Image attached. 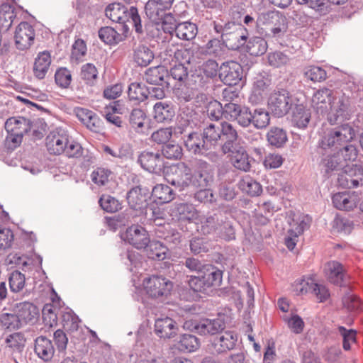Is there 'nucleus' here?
Masks as SVG:
<instances>
[{
  "mask_svg": "<svg viewBox=\"0 0 363 363\" xmlns=\"http://www.w3.org/2000/svg\"><path fill=\"white\" fill-rule=\"evenodd\" d=\"M357 130L352 123L342 124L328 128L319 139L316 153L320 159V174L324 180L337 175L347 162L355 161L358 156L356 145Z\"/></svg>",
  "mask_w": 363,
  "mask_h": 363,
  "instance_id": "1",
  "label": "nucleus"
},
{
  "mask_svg": "<svg viewBox=\"0 0 363 363\" xmlns=\"http://www.w3.org/2000/svg\"><path fill=\"white\" fill-rule=\"evenodd\" d=\"M105 14L113 22L124 23L126 21H130L138 35L143 36L148 26L146 23L143 25L138 10L133 6L128 9L121 3H112L106 6Z\"/></svg>",
  "mask_w": 363,
  "mask_h": 363,
  "instance_id": "2",
  "label": "nucleus"
},
{
  "mask_svg": "<svg viewBox=\"0 0 363 363\" xmlns=\"http://www.w3.org/2000/svg\"><path fill=\"white\" fill-rule=\"evenodd\" d=\"M352 93L347 89L336 91L335 97L333 98L331 111L328 113V121L330 125L335 126L352 123L345 122L350 117V106L352 103Z\"/></svg>",
  "mask_w": 363,
  "mask_h": 363,
  "instance_id": "3",
  "label": "nucleus"
},
{
  "mask_svg": "<svg viewBox=\"0 0 363 363\" xmlns=\"http://www.w3.org/2000/svg\"><path fill=\"white\" fill-rule=\"evenodd\" d=\"M228 157L235 168L247 172L250 170L251 162L245 146L238 138L237 131L228 123Z\"/></svg>",
  "mask_w": 363,
  "mask_h": 363,
  "instance_id": "4",
  "label": "nucleus"
},
{
  "mask_svg": "<svg viewBox=\"0 0 363 363\" xmlns=\"http://www.w3.org/2000/svg\"><path fill=\"white\" fill-rule=\"evenodd\" d=\"M298 99L287 89L276 86L267 100L268 110L276 118L287 115Z\"/></svg>",
  "mask_w": 363,
  "mask_h": 363,
  "instance_id": "5",
  "label": "nucleus"
},
{
  "mask_svg": "<svg viewBox=\"0 0 363 363\" xmlns=\"http://www.w3.org/2000/svg\"><path fill=\"white\" fill-rule=\"evenodd\" d=\"M184 123L185 128L181 131V133L184 134V144L186 150L198 155L207 154L208 145L202 134L193 130L199 125L197 114L194 113L190 116V118L184 121Z\"/></svg>",
  "mask_w": 363,
  "mask_h": 363,
  "instance_id": "6",
  "label": "nucleus"
},
{
  "mask_svg": "<svg viewBox=\"0 0 363 363\" xmlns=\"http://www.w3.org/2000/svg\"><path fill=\"white\" fill-rule=\"evenodd\" d=\"M336 185L340 189H357L363 186V166L357 164H347L338 174Z\"/></svg>",
  "mask_w": 363,
  "mask_h": 363,
  "instance_id": "7",
  "label": "nucleus"
},
{
  "mask_svg": "<svg viewBox=\"0 0 363 363\" xmlns=\"http://www.w3.org/2000/svg\"><path fill=\"white\" fill-rule=\"evenodd\" d=\"M143 284L146 294L153 298L167 297L174 286L172 281L160 275H152L145 279Z\"/></svg>",
  "mask_w": 363,
  "mask_h": 363,
  "instance_id": "8",
  "label": "nucleus"
},
{
  "mask_svg": "<svg viewBox=\"0 0 363 363\" xmlns=\"http://www.w3.org/2000/svg\"><path fill=\"white\" fill-rule=\"evenodd\" d=\"M245 82L242 65L233 60H228V99L238 98Z\"/></svg>",
  "mask_w": 363,
  "mask_h": 363,
  "instance_id": "9",
  "label": "nucleus"
},
{
  "mask_svg": "<svg viewBox=\"0 0 363 363\" xmlns=\"http://www.w3.org/2000/svg\"><path fill=\"white\" fill-rule=\"evenodd\" d=\"M137 162L144 170L158 175L161 174L165 167L162 155L158 150L141 152L138 157Z\"/></svg>",
  "mask_w": 363,
  "mask_h": 363,
  "instance_id": "10",
  "label": "nucleus"
},
{
  "mask_svg": "<svg viewBox=\"0 0 363 363\" xmlns=\"http://www.w3.org/2000/svg\"><path fill=\"white\" fill-rule=\"evenodd\" d=\"M271 84L272 74L269 72L262 70L257 73L254 77L253 86L249 96V102L255 105L262 103Z\"/></svg>",
  "mask_w": 363,
  "mask_h": 363,
  "instance_id": "11",
  "label": "nucleus"
},
{
  "mask_svg": "<svg viewBox=\"0 0 363 363\" xmlns=\"http://www.w3.org/2000/svg\"><path fill=\"white\" fill-rule=\"evenodd\" d=\"M70 137L65 130L57 128L50 132L45 138V145L48 152L54 155H60L65 151Z\"/></svg>",
  "mask_w": 363,
  "mask_h": 363,
  "instance_id": "12",
  "label": "nucleus"
},
{
  "mask_svg": "<svg viewBox=\"0 0 363 363\" xmlns=\"http://www.w3.org/2000/svg\"><path fill=\"white\" fill-rule=\"evenodd\" d=\"M122 238L137 249H145L150 243L147 231L141 225H132L123 234Z\"/></svg>",
  "mask_w": 363,
  "mask_h": 363,
  "instance_id": "13",
  "label": "nucleus"
},
{
  "mask_svg": "<svg viewBox=\"0 0 363 363\" xmlns=\"http://www.w3.org/2000/svg\"><path fill=\"white\" fill-rule=\"evenodd\" d=\"M259 20L263 24L272 26L269 29L274 36H279V33L287 28V19L284 13L279 11L262 13Z\"/></svg>",
  "mask_w": 363,
  "mask_h": 363,
  "instance_id": "14",
  "label": "nucleus"
},
{
  "mask_svg": "<svg viewBox=\"0 0 363 363\" xmlns=\"http://www.w3.org/2000/svg\"><path fill=\"white\" fill-rule=\"evenodd\" d=\"M235 98L228 99V120L236 121L242 127H248L252 118V111L249 107L238 104L237 101L233 102Z\"/></svg>",
  "mask_w": 363,
  "mask_h": 363,
  "instance_id": "15",
  "label": "nucleus"
},
{
  "mask_svg": "<svg viewBox=\"0 0 363 363\" xmlns=\"http://www.w3.org/2000/svg\"><path fill=\"white\" fill-rule=\"evenodd\" d=\"M14 38L17 49L26 50L34 42L35 30L28 22H21L16 29Z\"/></svg>",
  "mask_w": 363,
  "mask_h": 363,
  "instance_id": "16",
  "label": "nucleus"
},
{
  "mask_svg": "<svg viewBox=\"0 0 363 363\" xmlns=\"http://www.w3.org/2000/svg\"><path fill=\"white\" fill-rule=\"evenodd\" d=\"M210 164L202 160H199L195 163V169L192 172L191 186L195 188H205L211 181Z\"/></svg>",
  "mask_w": 363,
  "mask_h": 363,
  "instance_id": "17",
  "label": "nucleus"
},
{
  "mask_svg": "<svg viewBox=\"0 0 363 363\" xmlns=\"http://www.w3.org/2000/svg\"><path fill=\"white\" fill-rule=\"evenodd\" d=\"M347 272L342 263L333 260L327 264L326 277L328 281L340 288L347 287Z\"/></svg>",
  "mask_w": 363,
  "mask_h": 363,
  "instance_id": "18",
  "label": "nucleus"
},
{
  "mask_svg": "<svg viewBox=\"0 0 363 363\" xmlns=\"http://www.w3.org/2000/svg\"><path fill=\"white\" fill-rule=\"evenodd\" d=\"M150 199V192L147 188L135 186L130 189L127 194L126 199L129 206L136 211H142L148 205Z\"/></svg>",
  "mask_w": 363,
  "mask_h": 363,
  "instance_id": "19",
  "label": "nucleus"
},
{
  "mask_svg": "<svg viewBox=\"0 0 363 363\" xmlns=\"http://www.w3.org/2000/svg\"><path fill=\"white\" fill-rule=\"evenodd\" d=\"M191 326L200 335H214L225 328V322L220 318L213 320L203 319L200 322L191 323L186 321L184 323V328H189Z\"/></svg>",
  "mask_w": 363,
  "mask_h": 363,
  "instance_id": "20",
  "label": "nucleus"
},
{
  "mask_svg": "<svg viewBox=\"0 0 363 363\" xmlns=\"http://www.w3.org/2000/svg\"><path fill=\"white\" fill-rule=\"evenodd\" d=\"M174 0H148L145 5L147 17L152 21H157L163 13L169 10Z\"/></svg>",
  "mask_w": 363,
  "mask_h": 363,
  "instance_id": "21",
  "label": "nucleus"
},
{
  "mask_svg": "<svg viewBox=\"0 0 363 363\" xmlns=\"http://www.w3.org/2000/svg\"><path fill=\"white\" fill-rule=\"evenodd\" d=\"M248 35V30L242 24L233 26L231 30H228V50H244Z\"/></svg>",
  "mask_w": 363,
  "mask_h": 363,
  "instance_id": "22",
  "label": "nucleus"
},
{
  "mask_svg": "<svg viewBox=\"0 0 363 363\" xmlns=\"http://www.w3.org/2000/svg\"><path fill=\"white\" fill-rule=\"evenodd\" d=\"M177 325L172 318L165 316L155 320V333L160 338L170 339L177 335Z\"/></svg>",
  "mask_w": 363,
  "mask_h": 363,
  "instance_id": "23",
  "label": "nucleus"
},
{
  "mask_svg": "<svg viewBox=\"0 0 363 363\" xmlns=\"http://www.w3.org/2000/svg\"><path fill=\"white\" fill-rule=\"evenodd\" d=\"M158 238L162 239L168 248L174 249L181 242L182 235L177 230L172 228L169 223L160 225L155 230Z\"/></svg>",
  "mask_w": 363,
  "mask_h": 363,
  "instance_id": "24",
  "label": "nucleus"
},
{
  "mask_svg": "<svg viewBox=\"0 0 363 363\" xmlns=\"http://www.w3.org/2000/svg\"><path fill=\"white\" fill-rule=\"evenodd\" d=\"M349 191L337 192L333 195L332 202L334 207L340 211H351L358 203L357 196Z\"/></svg>",
  "mask_w": 363,
  "mask_h": 363,
  "instance_id": "25",
  "label": "nucleus"
},
{
  "mask_svg": "<svg viewBox=\"0 0 363 363\" xmlns=\"http://www.w3.org/2000/svg\"><path fill=\"white\" fill-rule=\"evenodd\" d=\"M296 102L292 108L291 122L298 128H306L311 120V110L303 104Z\"/></svg>",
  "mask_w": 363,
  "mask_h": 363,
  "instance_id": "26",
  "label": "nucleus"
},
{
  "mask_svg": "<svg viewBox=\"0 0 363 363\" xmlns=\"http://www.w3.org/2000/svg\"><path fill=\"white\" fill-rule=\"evenodd\" d=\"M220 214L215 213L213 216L203 218L201 220L199 230L203 235H208L216 232L221 233L226 228L225 222L223 219H220Z\"/></svg>",
  "mask_w": 363,
  "mask_h": 363,
  "instance_id": "27",
  "label": "nucleus"
},
{
  "mask_svg": "<svg viewBox=\"0 0 363 363\" xmlns=\"http://www.w3.org/2000/svg\"><path fill=\"white\" fill-rule=\"evenodd\" d=\"M31 128L30 120L22 116L11 117L5 123L7 133H19L22 136L30 131Z\"/></svg>",
  "mask_w": 363,
  "mask_h": 363,
  "instance_id": "28",
  "label": "nucleus"
},
{
  "mask_svg": "<svg viewBox=\"0 0 363 363\" xmlns=\"http://www.w3.org/2000/svg\"><path fill=\"white\" fill-rule=\"evenodd\" d=\"M177 177L168 179L172 185L179 187L181 189L191 186L192 170L184 162L179 164L175 169Z\"/></svg>",
  "mask_w": 363,
  "mask_h": 363,
  "instance_id": "29",
  "label": "nucleus"
},
{
  "mask_svg": "<svg viewBox=\"0 0 363 363\" xmlns=\"http://www.w3.org/2000/svg\"><path fill=\"white\" fill-rule=\"evenodd\" d=\"M34 350L38 357L44 362L51 360L55 353L52 341L45 336H39L35 339Z\"/></svg>",
  "mask_w": 363,
  "mask_h": 363,
  "instance_id": "30",
  "label": "nucleus"
},
{
  "mask_svg": "<svg viewBox=\"0 0 363 363\" xmlns=\"http://www.w3.org/2000/svg\"><path fill=\"white\" fill-rule=\"evenodd\" d=\"M14 311L17 313L23 325L33 321L39 314L38 307L28 301L16 303Z\"/></svg>",
  "mask_w": 363,
  "mask_h": 363,
  "instance_id": "31",
  "label": "nucleus"
},
{
  "mask_svg": "<svg viewBox=\"0 0 363 363\" xmlns=\"http://www.w3.org/2000/svg\"><path fill=\"white\" fill-rule=\"evenodd\" d=\"M154 118L159 123L169 122L175 115L173 104L169 101H159L154 106Z\"/></svg>",
  "mask_w": 363,
  "mask_h": 363,
  "instance_id": "32",
  "label": "nucleus"
},
{
  "mask_svg": "<svg viewBox=\"0 0 363 363\" xmlns=\"http://www.w3.org/2000/svg\"><path fill=\"white\" fill-rule=\"evenodd\" d=\"M51 64V56L49 52L43 51L38 53L35 59L33 65V74L39 79L45 78L50 65Z\"/></svg>",
  "mask_w": 363,
  "mask_h": 363,
  "instance_id": "33",
  "label": "nucleus"
},
{
  "mask_svg": "<svg viewBox=\"0 0 363 363\" xmlns=\"http://www.w3.org/2000/svg\"><path fill=\"white\" fill-rule=\"evenodd\" d=\"M225 123H221L222 128L216 127L213 123L209 124L205 128L201 133L205 142L207 143L208 150H210L213 146H215L218 140L220 139L221 134L227 135L224 124Z\"/></svg>",
  "mask_w": 363,
  "mask_h": 363,
  "instance_id": "34",
  "label": "nucleus"
},
{
  "mask_svg": "<svg viewBox=\"0 0 363 363\" xmlns=\"http://www.w3.org/2000/svg\"><path fill=\"white\" fill-rule=\"evenodd\" d=\"M131 127L139 133H144L149 128V120L145 113L140 108H134L130 115Z\"/></svg>",
  "mask_w": 363,
  "mask_h": 363,
  "instance_id": "35",
  "label": "nucleus"
},
{
  "mask_svg": "<svg viewBox=\"0 0 363 363\" xmlns=\"http://www.w3.org/2000/svg\"><path fill=\"white\" fill-rule=\"evenodd\" d=\"M173 189L165 184H157L151 191V196L154 201L158 204H163L172 201L174 199Z\"/></svg>",
  "mask_w": 363,
  "mask_h": 363,
  "instance_id": "36",
  "label": "nucleus"
},
{
  "mask_svg": "<svg viewBox=\"0 0 363 363\" xmlns=\"http://www.w3.org/2000/svg\"><path fill=\"white\" fill-rule=\"evenodd\" d=\"M148 87L143 83L133 82L128 86V96L131 101L140 104L149 98Z\"/></svg>",
  "mask_w": 363,
  "mask_h": 363,
  "instance_id": "37",
  "label": "nucleus"
},
{
  "mask_svg": "<svg viewBox=\"0 0 363 363\" xmlns=\"http://www.w3.org/2000/svg\"><path fill=\"white\" fill-rule=\"evenodd\" d=\"M203 281L207 288L219 286L222 282L223 272L212 264H207L201 272Z\"/></svg>",
  "mask_w": 363,
  "mask_h": 363,
  "instance_id": "38",
  "label": "nucleus"
},
{
  "mask_svg": "<svg viewBox=\"0 0 363 363\" xmlns=\"http://www.w3.org/2000/svg\"><path fill=\"white\" fill-rule=\"evenodd\" d=\"M154 53L145 45H138L133 50V61L138 66L147 67L154 59Z\"/></svg>",
  "mask_w": 363,
  "mask_h": 363,
  "instance_id": "39",
  "label": "nucleus"
},
{
  "mask_svg": "<svg viewBox=\"0 0 363 363\" xmlns=\"http://www.w3.org/2000/svg\"><path fill=\"white\" fill-rule=\"evenodd\" d=\"M238 186L242 192L252 197L259 196L263 191L262 185L249 175L242 178L238 182Z\"/></svg>",
  "mask_w": 363,
  "mask_h": 363,
  "instance_id": "40",
  "label": "nucleus"
},
{
  "mask_svg": "<svg viewBox=\"0 0 363 363\" xmlns=\"http://www.w3.org/2000/svg\"><path fill=\"white\" fill-rule=\"evenodd\" d=\"M244 49L252 56H261L266 53L268 45L266 40L262 37L254 36L245 43Z\"/></svg>",
  "mask_w": 363,
  "mask_h": 363,
  "instance_id": "41",
  "label": "nucleus"
},
{
  "mask_svg": "<svg viewBox=\"0 0 363 363\" xmlns=\"http://www.w3.org/2000/svg\"><path fill=\"white\" fill-rule=\"evenodd\" d=\"M165 77H168V70L164 66L150 67L145 73V81L155 85H162Z\"/></svg>",
  "mask_w": 363,
  "mask_h": 363,
  "instance_id": "42",
  "label": "nucleus"
},
{
  "mask_svg": "<svg viewBox=\"0 0 363 363\" xmlns=\"http://www.w3.org/2000/svg\"><path fill=\"white\" fill-rule=\"evenodd\" d=\"M245 6V4L240 1L230 7L228 13L230 16V19H228V30H231L233 26H238L239 24H242V16L247 12Z\"/></svg>",
  "mask_w": 363,
  "mask_h": 363,
  "instance_id": "43",
  "label": "nucleus"
},
{
  "mask_svg": "<svg viewBox=\"0 0 363 363\" xmlns=\"http://www.w3.org/2000/svg\"><path fill=\"white\" fill-rule=\"evenodd\" d=\"M147 247V255L150 259L155 260H164L167 257L169 251L168 247L160 241H150Z\"/></svg>",
  "mask_w": 363,
  "mask_h": 363,
  "instance_id": "44",
  "label": "nucleus"
},
{
  "mask_svg": "<svg viewBox=\"0 0 363 363\" xmlns=\"http://www.w3.org/2000/svg\"><path fill=\"white\" fill-rule=\"evenodd\" d=\"M197 33L198 29L195 23L185 21L179 23L176 36L182 40H191L196 36Z\"/></svg>",
  "mask_w": 363,
  "mask_h": 363,
  "instance_id": "45",
  "label": "nucleus"
},
{
  "mask_svg": "<svg viewBox=\"0 0 363 363\" xmlns=\"http://www.w3.org/2000/svg\"><path fill=\"white\" fill-rule=\"evenodd\" d=\"M269 143L276 147H282L286 143L288 138L286 132L278 127H272L267 134Z\"/></svg>",
  "mask_w": 363,
  "mask_h": 363,
  "instance_id": "46",
  "label": "nucleus"
},
{
  "mask_svg": "<svg viewBox=\"0 0 363 363\" xmlns=\"http://www.w3.org/2000/svg\"><path fill=\"white\" fill-rule=\"evenodd\" d=\"M98 33L101 40L107 45H116L123 40L122 35L110 26L101 28Z\"/></svg>",
  "mask_w": 363,
  "mask_h": 363,
  "instance_id": "47",
  "label": "nucleus"
},
{
  "mask_svg": "<svg viewBox=\"0 0 363 363\" xmlns=\"http://www.w3.org/2000/svg\"><path fill=\"white\" fill-rule=\"evenodd\" d=\"M100 207L107 213H116L122 208V203L109 194H102L99 199Z\"/></svg>",
  "mask_w": 363,
  "mask_h": 363,
  "instance_id": "48",
  "label": "nucleus"
},
{
  "mask_svg": "<svg viewBox=\"0 0 363 363\" xmlns=\"http://www.w3.org/2000/svg\"><path fill=\"white\" fill-rule=\"evenodd\" d=\"M269 113L264 108H255L253 113L252 112L251 123L257 129L266 128L270 122Z\"/></svg>",
  "mask_w": 363,
  "mask_h": 363,
  "instance_id": "49",
  "label": "nucleus"
},
{
  "mask_svg": "<svg viewBox=\"0 0 363 363\" xmlns=\"http://www.w3.org/2000/svg\"><path fill=\"white\" fill-rule=\"evenodd\" d=\"M199 346V339L195 335L191 334L182 335L178 342V349L184 352H194Z\"/></svg>",
  "mask_w": 363,
  "mask_h": 363,
  "instance_id": "50",
  "label": "nucleus"
},
{
  "mask_svg": "<svg viewBox=\"0 0 363 363\" xmlns=\"http://www.w3.org/2000/svg\"><path fill=\"white\" fill-rule=\"evenodd\" d=\"M60 309L52 304H45L42 310V318L45 325L52 328L57 325Z\"/></svg>",
  "mask_w": 363,
  "mask_h": 363,
  "instance_id": "51",
  "label": "nucleus"
},
{
  "mask_svg": "<svg viewBox=\"0 0 363 363\" xmlns=\"http://www.w3.org/2000/svg\"><path fill=\"white\" fill-rule=\"evenodd\" d=\"M343 306L350 311L359 313L363 311V302L355 294L346 293L342 298Z\"/></svg>",
  "mask_w": 363,
  "mask_h": 363,
  "instance_id": "52",
  "label": "nucleus"
},
{
  "mask_svg": "<svg viewBox=\"0 0 363 363\" xmlns=\"http://www.w3.org/2000/svg\"><path fill=\"white\" fill-rule=\"evenodd\" d=\"M227 45L223 38H215L206 44L207 52L216 57H223L225 54Z\"/></svg>",
  "mask_w": 363,
  "mask_h": 363,
  "instance_id": "53",
  "label": "nucleus"
},
{
  "mask_svg": "<svg viewBox=\"0 0 363 363\" xmlns=\"http://www.w3.org/2000/svg\"><path fill=\"white\" fill-rule=\"evenodd\" d=\"M337 331L342 337V347L345 351L351 349V343L356 342L357 331L354 329H347L345 326L337 327Z\"/></svg>",
  "mask_w": 363,
  "mask_h": 363,
  "instance_id": "54",
  "label": "nucleus"
},
{
  "mask_svg": "<svg viewBox=\"0 0 363 363\" xmlns=\"http://www.w3.org/2000/svg\"><path fill=\"white\" fill-rule=\"evenodd\" d=\"M333 228L339 233L349 235L354 229V222L346 217L336 216L333 220Z\"/></svg>",
  "mask_w": 363,
  "mask_h": 363,
  "instance_id": "55",
  "label": "nucleus"
},
{
  "mask_svg": "<svg viewBox=\"0 0 363 363\" xmlns=\"http://www.w3.org/2000/svg\"><path fill=\"white\" fill-rule=\"evenodd\" d=\"M160 153L162 155L163 158L178 160L182 158L183 150L179 144L169 143L162 146Z\"/></svg>",
  "mask_w": 363,
  "mask_h": 363,
  "instance_id": "56",
  "label": "nucleus"
},
{
  "mask_svg": "<svg viewBox=\"0 0 363 363\" xmlns=\"http://www.w3.org/2000/svg\"><path fill=\"white\" fill-rule=\"evenodd\" d=\"M305 77L313 82H321L328 77L327 71L319 66H309L306 68Z\"/></svg>",
  "mask_w": 363,
  "mask_h": 363,
  "instance_id": "57",
  "label": "nucleus"
},
{
  "mask_svg": "<svg viewBox=\"0 0 363 363\" xmlns=\"http://www.w3.org/2000/svg\"><path fill=\"white\" fill-rule=\"evenodd\" d=\"M0 322L4 327L9 330H17L23 325L16 313H5L1 314L0 316Z\"/></svg>",
  "mask_w": 363,
  "mask_h": 363,
  "instance_id": "58",
  "label": "nucleus"
},
{
  "mask_svg": "<svg viewBox=\"0 0 363 363\" xmlns=\"http://www.w3.org/2000/svg\"><path fill=\"white\" fill-rule=\"evenodd\" d=\"M15 18L16 15L12 6L6 4L0 6V26L9 28Z\"/></svg>",
  "mask_w": 363,
  "mask_h": 363,
  "instance_id": "59",
  "label": "nucleus"
},
{
  "mask_svg": "<svg viewBox=\"0 0 363 363\" xmlns=\"http://www.w3.org/2000/svg\"><path fill=\"white\" fill-rule=\"evenodd\" d=\"M121 261L127 266L130 267V270L133 271L132 267H138L141 264L142 256L135 250H129L121 252Z\"/></svg>",
  "mask_w": 363,
  "mask_h": 363,
  "instance_id": "60",
  "label": "nucleus"
},
{
  "mask_svg": "<svg viewBox=\"0 0 363 363\" xmlns=\"http://www.w3.org/2000/svg\"><path fill=\"white\" fill-rule=\"evenodd\" d=\"M159 21L162 22V28L164 33L170 35H172L174 33H176L179 23L172 13H163L161 18L157 19L156 22Z\"/></svg>",
  "mask_w": 363,
  "mask_h": 363,
  "instance_id": "61",
  "label": "nucleus"
},
{
  "mask_svg": "<svg viewBox=\"0 0 363 363\" xmlns=\"http://www.w3.org/2000/svg\"><path fill=\"white\" fill-rule=\"evenodd\" d=\"M25 275L18 271L11 273L9 278L10 291L13 293L21 291L25 286Z\"/></svg>",
  "mask_w": 363,
  "mask_h": 363,
  "instance_id": "62",
  "label": "nucleus"
},
{
  "mask_svg": "<svg viewBox=\"0 0 363 363\" xmlns=\"http://www.w3.org/2000/svg\"><path fill=\"white\" fill-rule=\"evenodd\" d=\"M98 76L96 67L91 63L84 65L81 68L80 77L86 84L93 85Z\"/></svg>",
  "mask_w": 363,
  "mask_h": 363,
  "instance_id": "63",
  "label": "nucleus"
},
{
  "mask_svg": "<svg viewBox=\"0 0 363 363\" xmlns=\"http://www.w3.org/2000/svg\"><path fill=\"white\" fill-rule=\"evenodd\" d=\"M55 81L57 86L61 88H68L72 82L70 71L66 67H60L55 74Z\"/></svg>",
  "mask_w": 363,
  "mask_h": 363,
  "instance_id": "64",
  "label": "nucleus"
}]
</instances>
